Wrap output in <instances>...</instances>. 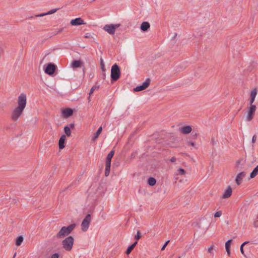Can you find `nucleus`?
I'll return each instance as SVG.
<instances>
[{"label":"nucleus","mask_w":258,"mask_h":258,"mask_svg":"<svg viewBox=\"0 0 258 258\" xmlns=\"http://www.w3.org/2000/svg\"><path fill=\"white\" fill-rule=\"evenodd\" d=\"M176 161V158L175 157H173L170 159L171 162H175Z\"/></svg>","instance_id":"45"},{"label":"nucleus","mask_w":258,"mask_h":258,"mask_svg":"<svg viewBox=\"0 0 258 258\" xmlns=\"http://www.w3.org/2000/svg\"><path fill=\"white\" fill-rule=\"evenodd\" d=\"M232 189L230 186H228L226 189L224 191V194L222 196V198L227 199L229 198L232 194Z\"/></svg>","instance_id":"15"},{"label":"nucleus","mask_w":258,"mask_h":258,"mask_svg":"<svg viewBox=\"0 0 258 258\" xmlns=\"http://www.w3.org/2000/svg\"><path fill=\"white\" fill-rule=\"evenodd\" d=\"M150 27V25L148 22H144L141 24L140 28L143 31H147Z\"/></svg>","instance_id":"18"},{"label":"nucleus","mask_w":258,"mask_h":258,"mask_svg":"<svg viewBox=\"0 0 258 258\" xmlns=\"http://www.w3.org/2000/svg\"><path fill=\"white\" fill-rule=\"evenodd\" d=\"M16 253H15V254L14 255V257H16Z\"/></svg>","instance_id":"49"},{"label":"nucleus","mask_w":258,"mask_h":258,"mask_svg":"<svg viewBox=\"0 0 258 258\" xmlns=\"http://www.w3.org/2000/svg\"><path fill=\"white\" fill-rule=\"evenodd\" d=\"M258 174V165L254 168L250 174V178L255 177Z\"/></svg>","instance_id":"25"},{"label":"nucleus","mask_w":258,"mask_h":258,"mask_svg":"<svg viewBox=\"0 0 258 258\" xmlns=\"http://www.w3.org/2000/svg\"><path fill=\"white\" fill-rule=\"evenodd\" d=\"M64 131L66 136L68 137H70L71 136V131L70 127L69 126H66L64 127Z\"/></svg>","instance_id":"27"},{"label":"nucleus","mask_w":258,"mask_h":258,"mask_svg":"<svg viewBox=\"0 0 258 258\" xmlns=\"http://www.w3.org/2000/svg\"><path fill=\"white\" fill-rule=\"evenodd\" d=\"M24 109L16 107L11 114V119L13 121H17L22 114Z\"/></svg>","instance_id":"6"},{"label":"nucleus","mask_w":258,"mask_h":258,"mask_svg":"<svg viewBox=\"0 0 258 258\" xmlns=\"http://www.w3.org/2000/svg\"><path fill=\"white\" fill-rule=\"evenodd\" d=\"M257 218H258V215H257Z\"/></svg>","instance_id":"51"},{"label":"nucleus","mask_w":258,"mask_h":258,"mask_svg":"<svg viewBox=\"0 0 258 258\" xmlns=\"http://www.w3.org/2000/svg\"><path fill=\"white\" fill-rule=\"evenodd\" d=\"M99 88V86H93L91 89H90V92L89 93V95L90 96L91 94H93V92L94 91V90L96 89H98Z\"/></svg>","instance_id":"31"},{"label":"nucleus","mask_w":258,"mask_h":258,"mask_svg":"<svg viewBox=\"0 0 258 258\" xmlns=\"http://www.w3.org/2000/svg\"><path fill=\"white\" fill-rule=\"evenodd\" d=\"M226 251L227 252V254L228 256H230V248H228V249H226Z\"/></svg>","instance_id":"47"},{"label":"nucleus","mask_w":258,"mask_h":258,"mask_svg":"<svg viewBox=\"0 0 258 258\" xmlns=\"http://www.w3.org/2000/svg\"><path fill=\"white\" fill-rule=\"evenodd\" d=\"M141 237H142V235H141V233L139 231H138L137 233V235L135 236V239H136L137 240L136 241H137L139 239H140Z\"/></svg>","instance_id":"32"},{"label":"nucleus","mask_w":258,"mask_h":258,"mask_svg":"<svg viewBox=\"0 0 258 258\" xmlns=\"http://www.w3.org/2000/svg\"><path fill=\"white\" fill-rule=\"evenodd\" d=\"M23 241V237L22 236H18L16 239V244L17 246H20Z\"/></svg>","instance_id":"26"},{"label":"nucleus","mask_w":258,"mask_h":258,"mask_svg":"<svg viewBox=\"0 0 258 258\" xmlns=\"http://www.w3.org/2000/svg\"><path fill=\"white\" fill-rule=\"evenodd\" d=\"M114 151L112 150L107 155L105 162L111 163V159L114 155Z\"/></svg>","instance_id":"23"},{"label":"nucleus","mask_w":258,"mask_h":258,"mask_svg":"<svg viewBox=\"0 0 258 258\" xmlns=\"http://www.w3.org/2000/svg\"><path fill=\"white\" fill-rule=\"evenodd\" d=\"M58 257H59L58 254L57 253H55L51 255V258H58Z\"/></svg>","instance_id":"39"},{"label":"nucleus","mask_w":258,"mask_h":258,"mask_svg":"<svg viewBox=\"0 0 258 258\" xmlns=\"http://www.w3.org/2000/svg\"><path fill=\"white\" fill-rule=\"evenodd\" d=\"M186 173V171L184 169L179 168L177 170L176 174H180V175H184Z\"/></svg>","instance_id":"29"},{"label":"nucleus","mask_w":258,"mask_h":258,"mask_svg":"<svg viewBox=\"0 0 258 258\" xmlns=\"http://www.w3.org/2000/svg\"><path fill=\"white\" fill-rule=\"evenodd\" d=\"M92 36L89 33H87L85 35V38H92Z\"/></svg>","instance_id":"42"},{"label":"nucleus","mask_w":258,"mask_h":258,"mask_svg":"<svg viewBox=\"0 0 258 258\" xmlns=\"http://www.w3.org/2000/svg\"><path fill=\"white\" fill-rule=\"evenodd\" d=\"M213 249H214V245H212L210 247L208 248V252L210 253H212V251H213Z\"/></svg>","instance_id":"37"},{"label":"nucleus","mask_w":258,"mask_h":258,"mask_svg":"<svg viewBox=\"0 0 258 258\" xmlns=\"http://www.w3.org/2000/svg\"><path fill=\"white\" fill-rule=\"evenodd\" d=\"M66 139V136L63 135L60 138L58 141V146L59 149H62L64 148V142Z\"/></svg>","instance_id":"16"},{"label":"nucleus","mask_w":258,"mask_h":258,"mask_svg":"<svg viewBox=\"0 0 258 258\" xmlns=\"http://www.w3.org/2000/svg\"><path fill=\"white\" fill-rule=\"evenodd\" d=\"M178 258H180V257L179 256V257H178Z\"/></svg>","instance_id":"50"},{"label":"nucleus","mask_w":258,"mask_h":258,"mask_svg":"<svg viewBox=\"0 0 258 258\" xmlns=\"http://www.w3.org/2000/svg\"><path fill=\"white\" fill-rule=\"evenodd\" d=\"M102 131V126H100L98 128L97 132L94 134L93 137L92 139V141L94 142L98 138L100 134L101 133Z\"/></svg>","instance_id":"19"},{"label":"nucleus","mask_w":258,"mask_h":258,"mask_svg":"<svg viewBox=\"0 0 258 258\" xmlns=\"http://www.w3.org/2000/svg\"><path fill=\"white\" fill-rule=\"evenodd\" d=\"M170 240H167L165 243V244L163 245V246L161 248V250H164L165 248V247H166V246L167 245V244H168V243L169 242Z\"/></svg>","instance_id":"36"},{"label":"nucleus","mask_w":258,"mask_h":258,"mask_svg":"<svg viewBox=\"0 0 258 258\" xmlns=\"http://www.w3.org/2000/svg\"><path fill=\"white\" fill-rule=\"evenodd\" d=\"M91 222V215L88 214L83 219L81 223V229L83 231H86L89 226Z\"/></svg>","instance_id":"5"},{"label":"nucleus","mask_w":258,"mask_h":258,"mask_svg":"<svg viewBox=\"0 0 258 258\" xmlns=\"http://www.w3.org/2000/svg\"><path fill=\"white\" fill-rule=\"evenodd\" d=\"M148 184L151 186L154 185L156 183V179L153 177H150L148 181Z\"/></svg>","instance_id":"28"},{"label":"nucleus","mask_w":258,"mask_h":258,"mask_svg":"<svg viewBox=\"0 0 258 258\" xmlns=\"http://www.w3.org/2000/svg\"><path fill=\"white\" fill-rule=\"evenodd\" d=\"M111 163L105 162V175L108 176L110 173Z\"/></svg>","instance_id":"24"},{"label":"nucleus","mask_w":258,"mask_h":258,"mask_svg":"<svg viewBox=\"0 0 258 258\" xmlns=\"http://www.w3.org/2000/svg\"><path fill=\"white\" fill-rule=\"evenodd\" d=\"M76 224L75 223L69 225L68 227H62L59 232L56 234V237L58 239H60L64 237L65 236L69 235L72 231L76 227Z\"/></svg>","instance_id":"1"},{"label":"nucleus","mask_w":258,"mask_h":258,"mask_svg":"<svg viewBox=\"0 0 258 258\" xmlns=\"http://www.w3.org/2000/svg\"><path fill=\"white\" fill-rule=\"evenodd\" d=\"M246 173L244 171L238 173L236 177L235 181L237 185H240L242 181V179L245 176Z\"/></svg>","instance_id":"12"},{"label":"nucleus","mask_w":258,"mask_h":258,"mask_svg":"<svg viewBox=\"0 0 258 258\" xmlns=\"http://www.w3.org/2000/svg\"><path fill=\"white\" fill-rule=\"evenodd\" d=\"M105 77H106V74L104 72H103L102 75V78L103 79V80H105Z\"/></svg>","instance_id":"48"},{"label":"nucleus","mask_w":258,"mask_h":258,"mask_svg":"<svg viewBox=\"0 0 258 258\" xmlns=\"http://www.w3.org/2000/svg\"><path fill=\"white\" fill-rule=\"evenodd\" d=\"M17 103H18V106L17 107V108L24 109L26 107V103H27L26 95L24 93L20 94V95L18 96Z\"/></svg>","instance_id":"4"},{"label":"nucleus","mask_w":258,"mask_h":258,"mask_svg":"<svg viewBox=\"0 0 258 258\" xmlns=\"http://www.w3.org/2000/svg\"><path fill=\"white\" fill-rule=\"evenodd\" d=\"M56 70V66L52 63H49L46 66L44 71L45 73L49 75L54 74Z\"/></svg>","instance_id":"9"},{"label":"nucleus","mask_w":258,"mask_h":258,"mask_svg":"<svg viewBox=\"0 0 258 258\" xmlns=\"http://www.w3.org/2000/svg\"><path fill=\"white\" fill-rule=\"evenodd\" d=\"M120 76V70L119 66L114 64L111 69V78L112 81H117Z\"/></svg>","instance_id":"3"},{"label":"nucleus","mask_w":258,"mask_h":258,"mask_svg":"<svg viewBox=\"0 0 258 258\" xmlns=\"http://www.w3.org/2000/svg\"><path fill=\"white\" fill-rule=\"evenodd\" d=\"M192 131V128L189 125H185L182 127L180 129L181 132L183 134H188Z\"/></svg>","instance_id":"17"},{"label":"nucleus","mask_w":258,"mask_h":258,"mask_svg":"<svg viewBox=\"0 0 258 258\" xmlns=\"http://www.w3.org/2000/svg\"><path fill=\"white\" fill-rule=\"evenodd\" d=\"M256 139V136L255 135H253L252 139V143H254L255 142Z\"/></svg>","instance_id":"41"},{"label":"nucleus","mask_w":258,"mask_h":258,"mask_svg":"<svg viewBox=\"0 0 258 258\" xmlns=\"http://www.w3.org/2000/svg\"><path fill=\"white\" fill-rule=\"evenodd\" d=\"M232 240H228L225 243V248L228 249L230 248Z\"/></svg>","instance_id":"33"},{"label":"nucleus","mask_w":258,"mask_h":258,"mask_svg":"<svg viewBox=\"0 0 258 258\" xmlns=\"http://www.w3.org/2000/svg\"><path fill=\"white\" fill-rule=\"evenodd\" d=\"M70 24L72 26H78L85 24L84 21L81 18H77L71 21Z\"/></svg>","instance_id":"13"},{"label":"nucleus","mask_w":258,"mask_h":258,"mask_svg":"<svg viewBox=\"0 0 258 258\" xmlns=\"http://www.w3.org/2000/svg\"><path fill=\"white\" fill-rule=\"evenodd\" d=\"M62 114L65 117H69L71 116L73 114V110L71 108H65L62 110Z\"/></svg>","instance_id":"14"},{"label":"nucleus","mask_w":258,"mask_h":258,"mask_svg":"<svg viewBox=\"0 0 258 258\" xmlns=\"http://www.w3.org/2000/svg\"><path fill=\"white\" fill-rule=\"evenodd\" d=\"M74 242V238L71 236H68V237L66 238L64 240L62 241V247L68 251H70L73 248V244Z\"/></svg>","instance_id":"2"},{"label":"nucleus","mask_w":258,"mask_h":258,"mask_svg":"<svg viewBox=\"0 0 258 258\" xmlns=\"http://www.w3.org/2000/svg\"><path fill=\"white\" fill-rule=\"evenodd\" d=\"M222 215V211H219L216 212L214 214L215 217H220Z\"/></svg>","instance_id":"34"},{"label":"nucleus","mask_w":258,"mask_h":258,"mask_svg":"<svg viewBox=\"0 0 258 258\" xmlns=\"http://www.w3.org/2000/svg\"><path fill=\"white\" fill-rule=\"evenodd\" d=\"M120 25L119 24H116L114 25V30H115L116 29L118 28L120 26Z\"/></svg>","instance_id":"46"},{"label":"nucleus","mask_w":258,"mask_h":258,"mask_svg":"<svg viewBox=\"0 0 258 258\" xmlns=\"http://www.w3.org/2000/svg\"><path fill=\"white\" fill-rule=\"evenodd\" d=\"M253 225L254 227H258V219H256L254 221Z\"/></svg>","instance_id":"38"},{"label":"nucleus","mask_w":258,"mask_h":258,"mask_svg":"<svg viewBox=\"0 0 258 258\" xmlns=\"http://www.w3.org/2000/svg\"><path fill=\"white\" fill-rule=\"evenodd\" d=\"M257 90L256 88L251 91L250 93L249 105H253L256 95L257 94Z\"/></svg>","instance_id":"11"},{"label":"nucleus","mask_w":258,"mask_h":258,"mask_svg":"<svg viewBox=\"0 0 258 258\" xmlns=\"http://www.w3.org/2000/svg\"><path fill=\"white\" fill-rule=\"evenodd\" d=\"M100 63H101V69L102 70V71L103 72H104L105 71V67H104V62H103V60L102 59H101Z\"/></svg>","instance_id":"35"},{"label":"nucleus","mask_w":258,"mask_h":258,"mask_svg":"<svg viewBox=\"0 0 258 258\" xmlns=\"http://www.w3.org/2000/svg\"><path fill=\"white\" fill-rule=\"evenodd\" d=\"M150 84V79L148 78L143 83L142 85L138 86L134 89V92L141 91L147 88Z\"/></svg>","instance_id":"8"},{"label":"nucleus","mask_w":258,"mask_h":258,"mask_svg":"<svg viewBox=\"0 0 258 258\" xmlns=\"http://www.w3.org/2000/svg\"><path fill=\"white\" fill-rule=\"evenodd\" d=\"M256 106L255 105H250V107L248 109V114L246 120L248 121H251L253 118L256 110Z\"/></svg>","instance_id":"7"},{"label":"nucleus","mask_w":258,"mask_h":258,"mask_svg":"<svg viewBox=\"0 0 258 258\" xmlns=\"http://www.w3.org/2000/svg\"><path fill=\"white\" fill-rule=\"evenodd\" d=\"M58 9H59L58 8L52 9L50 11H48L47 13H42L40 15H38L36 16V17H43L44 16H45L47 15L52 14L54 13L55 12H56Z\"/></svg>","instance_id":"22"},{"label":"nucleus","mask_w":258,"mask_h":258,"mask_svg":"<svg viewBox=\"0 0 258 258\" xmlns=\"http://www.w3.org/2000/svg\"><path fill=\"white\" fill-rule=\"evenodd\" d=\"M67 126H69L70 127V129L71 128H74L75 127V124L74 123H70L69 125H68Z\"/></svg>","instance_id":"43"},{"label":"nucleus","mask_w":258,"mask_h":258,"mask_svg":"<svg viewBox=\"0 0 258 258\" xmlns=\"http://www.w3.org/2000/svg\"><path fill=\"white\" fill-rule=\"evenodd\" d=\"M82 63L80 60H74L72 63V67L74 69L81 67Z\"/></svg>","instance_id":"20"},{"label":"nucleus","mask_w":258,"mask_h":258,"mask_svg":"<svg viewBox=\"0 0 258 258\" xmlns=\"http://www.w3.org/2000/svg\"><path fill=\"white\" fill-rule=\"evenodd\" d=\"M248 242H249L248 241H245L240 246V251H241V253L243 255L244 254V250H243V246L244 245L246 244L247 243H248Z\"/></svg>","instance_id":"30"},{"label":"nucleus","mask_w":258,"mask_h":258,"mask_svg":"<svg viewBox=\"0 0 258 258\" xmlns=\"http://www.w3.org/2000/svg\"><path fill=\"white\" fill-rule=\"evenodd\" d=\"M103 29L111 35L114 34L115 32L113 24L106 25L104 26Z\"/></svg>","instance_id":"10"},{"label":"nucleus","mask_w":258,"mask_h":258,"mask_svg":"<svg viewBox=\"0 0 258 258\" xmlns=\"http://www.w3.org/2000/svg\"><path fill=\"white\" fill-rule=\"evenodd\" d=\"M211 143L213 146H214L216 143V142L214 138H212Z\"/></svg>","instance_id":"40"},{"label":"nucleus","mask_w":258,"mask_h":258,"mask_svg":"<svg viewBox=\"0 0 258 258\" xmlns=\"http://www.w3.org/2000/svg\"><path fill=\"white\" fill-rule=\"evenodd\" d=\"M138 242L137 241H135L134 243H133L132 245L129 246L128 248H127L125 253L126 254H129L133 250V249L135 248L136 245H137Z\"/></svg>","instance_id":"21"},{"label":"nucleus","mask_w":258,"mask_h":258,"mask_svg":"<svg viewBox=\"0 0 258 258\" xmlns=\"http://www.w3.org/2000/svg\"><path fill=\"white\" fill-rule=\"evenodd\" d=\"M187 143L188 145H190L193 147H194L195 146V144L194 142H187Z\"/></svg>","instance_id":"44"}]
</instances>
